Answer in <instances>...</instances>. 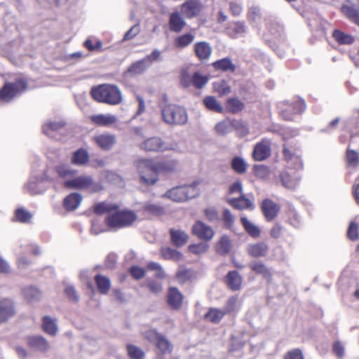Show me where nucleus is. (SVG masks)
Returning a JSON list of instances; mask_svg holds the SVG:
<instances>
[{
	"mask_svg": "<svg viewBox=\"0 0 359 359\" xmlns=\"http://www.w3.org/2000/svg\"><path fill=\"white\" fill-rule=\"evenodd\" d=\"M269 251V246L264 242H258L248 245V254L252 257H265Z\"/></svg>",
	"mask_w": 359,
	"mask_h": 359,
	"instance_id": "obj_24",
	"label": "nucleus"
},
{
	"mask_svg": "<svg viewBox=\"0 0 359 359\" xmlns=\"http://www.w3.org/2000/svg\"><path fill=\"white\" fill-rule=\"evenodd\" d=\"M194 40V35L191 33H185L177 36L174 39V46L182 49L189 46Z\"/></svg>",
	"mask_w": 359,
	"mask_h": 359,
	"instance_id": "obj_41",
	"label": "nucleus"
},
{
	"mask_svg": "<svg viewBox=\"0 0 359 359\" xmlns=\"http://www.w3.org/2000/svg\"><path fill=\"white\" fill-rule=\"evenodd\" d=\"M332 37L340 45H351L355 41L354 36L339 29L333 31Z\"/></svg>",
	"mask_w": 359,
	"mask_h": 359,
	"instance_id": "obj_40",
	"label": "nucleus"
},
{
	"mask_svg": "<svg viewBox=\"0 0 359 359\" xmlns=\"http://www.w3.org/2000/svg\"><path fill=\"white\" fill-rule=\"evenodd\" d=\"M89 119L92 123L98 126H108L116 122V116L110 114L92 115Z\"/></svg>",
	"mask_w": 359,
	"mask_h": 359,
	"instance_id": "obj_30",
	"label": "nucleus"
},
{
	"mask_svg": "<svg viewBox=\"0 0 359 359\" xmlns=\"http://www.w3.org/2000/svg\"><path fill=\"white\" fill-rule=\"evenodd\" d=\"M168 25L170 31L179 33L185 27L187 23L182 14L176 11L170 13Z\"/></svg>",
	"mask_w": 359,
	"mask_h": 359,
	"instance_id": "obj_20",
	"label": "nucleus"
},
{
	"mask_svg": "<svg viewBox=\"0 0 359 359\" xmlns=\"http://www.w3.org/2000/svg\"><path fill=\"white\" fill-rule=\"evenodd\" d=\"M271 155V142L266 138H263L255 144L252 151V158L255 161H263Z\"/></svg>",
	"mask_w": 359,
	"mask_h": 359,
	"instance_id": "obj_10",
	"label": "nucleus"
},
{
	"mask_svg": "<svg viewBox=\"0 0 359 359\" xmlns=\"http://www.w3.org/2000/svg\"><path fill=\"white\" fill-rule=\"evenodd\" d=\"M144 285L148 288L151 293L158 294L163 291L162 283L157 282L153 279H148L146 280Z\"/></svg>",
	"mask_w": 359,
	"mask_h": 359,
	"instance_id": "obj_53",
	"label": "nucleus"
},
{
	"mask_svg": "<svg viewBox=\"0 0 359 359\" xmlns=\"http://www.w3.org/2000/svg\"><path fill=\"white\" fill-rule=\"evenodd\" d=\"M245 107V103L238 97H229L225 102V110L231 114L241 113Z\"/></svg>",
	"mask_w": 359,
	"mask_h": 359,
	"instance_id": "obj_23",
	"label": "nucleus"
},
{
	"mask_svg": "<svg viewBox=\"0 0 359 359\" xmlns=\"http://www.w3.org/2000/svg\"><path fill=\"white\" fill-rule=\"evenodd\" d=\"M290 107L292 111V114H301L304 111L306 104L304 100H297L292 102Z\"/></svg>",
	"mask_w": 359,
	"mask_h": 359,
	"instance_id": "obj_63",
	"label": "nucleus"
},
{
	"mask_svg": "<svg viewBox=\"0 0 359 359\" xmlns=\"http://www.w3.org/2000/svg\"><path fill=\"white\" fill-rule=\"evenodd\" d=\"M228 35L231 38H236L238 35L245 32V26L243 22H234L226 28Z\"/></svg>",
	"mask_w": 359,
	"mask_h": 359,
	"instance_id": "obj_42",
	"label": "nucleus"
},
{
	"mask_svg": "<svg viewBox=\"0 0 359 359\" xmlns=\"http://www.w3.org/2000/svg\"><path fill=\"white\" fill-rule=\"evenodd\" d=\"M203 5L200 0H187L181 6L182 13L189 19L200 15Z\"/></svg>",
	"mask_w": 359,
	"mask_h": 359,
	"instance_id": "obj_13",
	"label": "nucleus"
},
{
	"mask_svg": "<svg viewBox=\"0 0 359 359\" xmlns=\"http://www.w3.org/2000/svg\"><path fill=\"white\" fill-rule=\"evenodd\" d=\"M90 95L97 102L109 105L119 104L123 100L120 89L116 85L108 83L93 87Z\"/></svg>",
	"mask_w": 359,
	"mask_h": 359,
	"instance_id": "obj_3",
	"label": "nucleus"
},
{
	"mask_svg": "<svg viewBox=\"0 0 359 359\" xmlns=\"http://www.w3.org/2000/svg\"><path fill=\"white\" fill-rule=\"evenodd\" d=\"M184 300V296L182 292L175 287L168 288L167 294V302L170 308L174 310L181 309Z\"/></svg>",
	"mask_w": 359,
	"mask_h": 359,
	"instance_id": "obj_15",
	"label": "nucleus"
},
{
	"mask_svg": "<svg viewBox=\"0 0 359 359\" xmlns=\"http://www.w3.org/2000/svg\"><path fill=\"white\" fill-rule=\"evenodd\" d=\"M231 165L233 170L238 174L243 175L247 171L248 164L240 156L233 157Z\"/></svg>",
	"mask_w": 359,
	"mask_h": 359,
	"instance_id": "obj_45",
	"label": "nucleus"
},
{
	"mask_svg": "<svg viewBox=\"0 0 359 359\" xmlns=\"http://www.w3.org/2000/svg\"><path fill=\"white\" fill-rule=\"evenodd\" d=\"M146 62L144 59L133 63L128 69V71L133 74H141L146 69Z\"/></svg>",
	"mask_w": 359,
	"mask_h": 359,
	"instance_id": "obj_58",
	"label": "nucleus"
},
{
	"mask_svg": "<svg viewBox=\"0 0 359 359\" xmlns=\"http://www.w3.org/2000/svg\"><path fill=\"white\" fill-rule=\"evenodd\" d=\"M161 115L164 122L171 126L184 125L188 121L186 109L175 104H168L163 107Z\"/></svg>",
	"mask_w": 359,
	"mask_h": 359,
	"instance_id": "obj_4",
	"label": "nucleus"
},
{
	"mask_svg": "<svg viewBox=\"0 0 359 359\" xmlns=\"http://www.w3.org/2000/svg\"><path fill=\"white\" fill-rule=\"evenodd\" d=\"M194 278V271L191 269H187L183 265L179 266L175 273V279L182 285L192 280Z\"/></svg>",
	"mask_w": 359,
	"mask_h": 359,
	"instance_id": "obj_28",
	"label": "nucleus"
},
{
	"mask_svg": "<svg viewBox=\"0 0 359 359\" xmlns=\"http://www.w3.org/2000/svg\"><path fill=\"white\" fill-rule=\"evenodd\" d=\"M126 351L130 359H144L145 357L144 351L141 348L133 344H128L126 346Z\"/></svg>",
	"mask_w": 359,
	"mask_h": 359,
	"instance_id": "obj_46",
	"label": "nucleus"
},
{
	"mask_svg": "<svg viewBox=\"0 0 359 359\" xmlns=\"http://www.w3.org/2000/svg\"><path fill=\"white\" fill-rule=\"evenodd\" d=\"M140 149L146 152H162L174 149V147L163 141L160 137H149L139 145Z\"/></svg>",
	"mask_w": 359,
	"mask_h": 359,
	"instance_id": "obj_9",
	"label": "nucleus"
},
{
	"mask_svg": "<svg viewBox=\"0 0 359 359\" xmlns=\"http://www.w3.org/2000/svg\"><path fill=\"white\" fill-rule=\"evenodd\" d=\"M341 11L350 21L359 26V10L358 8L350 5H343Z\"/></svg>",
	"mask_w": 359,
	"mask_h": 359,
	"instance_id": "obj_35",
	"label": "nucleus"
},
{
	"mask_svg": "<svg viewBox=\"0 0 359 359\" xmlns=\"http://www.w3.org/2000/svg\"><path fill=\"white\" fill-rule=\"evenodd\" d=\"M203 104L208 109L214 112L222 114L224 111V107L213 96H206L203 99Z\"/></svg>",
	"mask_w": 359,
	"mask_h": 359,
	"instance_id": "obj_43",
	"label": "nucleus"
},
{
	"mask_svg": "<svg viewBox=\"0 0 359 359\" xmlns=\"http://www.w3.org/2000/svg\"><path fill=\"white\" fill-rule=\"evenodd\" d=\"M41 327L45 333L50 336H55L57 334V325L56 320L49 316L43 317Z\"/></svg>",
	"mask_w": 359,
	"mask_h": 359,
	"instance_id": "obj_33",
	"label": "nucleus"
},
{
	"mask_svg": "<svg viewBox=\"0 0 359 359\" xmlns=\"http://www.w3.org/2000/svg\"><path fill=\"white\" fill-rule=\"evenodd\" d=\"M191 77V85L196 88H202L208 81L209 77L208 76H203L200 72H194Z\"/></svg>",
	"mask_w": 359,
	"mask_h": 359,
	"instance_id": "obj_47",
	"label": "nucleus"
},
{
	"mask_svg": "<svg viewBox=\"0 0 359 359\" xmlns=\"http://www.w3.org/2000/svg\"><path fill=\"white\" fill-rule=\"evenodd\" d=\"M194 50L198 60L207 61L210 59L212 48L210 44L206 41H198L194 43Z\"/></svg>",
	"mask_w": 359,
	"mask_h": 359,
	"instance_id": "obj_17",
	"label": "nucleus"
},
{
	"mask_svg": "<svg viewBox=\"0 0 359 359\" xmlns=\"http://www.w3.org/2000/svg\"><path fill=\"white\" fill-rule=\"evenodd\" d=\"M144 210L153 215H161L164 212L163 208L155 204H147L144 207Z\"/></svg>",
	"mask_w": 359,
	"mask_h": 359,
	"instance_id": "obj_60",
	"label": "nucleus"
},
{
	"mask_svg": "<svg viewBox=\"0 0 359 359\" xmlns=\"http://www.w3.org/2000/svg\"><path fill=\"white\" fill-rule=\"evenodd\" d=\"M211 65L215 71H220L223 72H230L233 73L236 69V65L229 57L217 60L212 62Z\"/></svg>",
	"mask_w": 359,
	"mask_h": 359,
	"instance_id": "obj_26",
	"label": "nucleus"
},
{
	"mask_svg": "<svg viewBox=\"0 0 359 359\" xmlns=\"http://www.w3.org/2000/svg\"><path fill=\"white\" fill-rule=\"evenodd\" d=\"M161 256L163 259L178 262L182 259V254L170 247H163L160 250Z\"/></svg>",
	"mask_w": 359,
	"mask_h": 359,
	"instance_id": "obj_36",
	"label": "nucleus"
},
{
	"mask_svg": "<svg viewBox=\"0 0 359 359\" xmlns=\"http://www.w3.org/2000/svg\"><path fill=\"white\" fill-rule=\"evenodd\" d=\"M142 336L155 348L156 356L154 359H165L166 355H171L174 346L164 334L158 332L156 329H149L142 333Z\"/></svg>",
	"mask_w": 359,
	"mask_h": 359,
	"instance_id": "obj_2",
	"label": "nucleus"
},
{
	"mask_svg": "<svg viewBox=\"0 0 359 359\" xmlns=\"http://www.w3.org/2000/svg\"><path fill=\"white\" fill-rule=\"evenodd\" d=\"M27 88V81L24 78H18L12 82H6L0 88V100L4 102H10L15 97L24 93Z\"/></svg>",
	"mask_w": 359,
	"mask_h": 359,
	"instance_id": "obj_6",
	"label": "nucleus"
},
{
	"mask_svg": "<svg viewBox=\"0 0 359 359\" xmlns=\"http://www.w3.org/2000/svg\"><path fill=\"white\" fill-rule=\"evenodd\" d=\"M347 237L349 240L355 241L359 238L358 225L354 222L349 224L347 230Z\"/></svg>",
	"mask_w": 359,
	"mask_h": 359,
	"instance_id": "obj_55",
	"label": "nucleus"
},
{
	"mask_svg": "<svg viewBox=\"0 0 359 359\" xmlns=\"http://www.w3.org/2000/svg\"><path fill=\"white\" fill-rule=\"evenodd\" d=\"M15 217H16L17 221L25 223L30 221L32 219V214L24 208H20L15 210Z\"/></svg>",
	"mask_w": 359,
	"mask_h": 359,
	"instance_id": "obj_54",
	"label": "nucleus"
},
{
	"mask_svg": "<svg viewBox=\"0 0 359 359\" xmlns=\"http://www.w3.org/2000/svg\"><path fill=\"white\" fill-rule=\"evenodd\" d=\"M93 141L101 149L108 151L115 145L116 138L114 135L104 133L94 136Z\"/></svg>",
	"mask_w": 359,
	"mask_h": 359,
	"instance_id": "obj_14",
	"label": "nucleus"
},
{
	"mask_svg": "<svg viewBox=\"0 0 359 359\" xmlns=\"http://www.w3.org/2000/svg\"><path fill=\"white\" fill-rule=\"evenodd\" d=\"M99 292L102 294H107L111 288V281L109 278L101 274H97L94 277Z\"/></svg>",
	"mask_w": 359,
	"mask_h": 359,
	"instance_id": "obj_34",
	"label": "nucleus"
},
{
	"mask_svg": "<svg viewBox=\"0 0 359 359\" xmlns=\"http://www.w3.org/2000/svg\"><path fill=\"white\" fill-rule=\"evenodd\" d=\"M231 250V241L228 236L223 235L215 244V251L220 255H225Z\"/></svg>",
	"mask_w": 359,
	"mask_h": 359,
	"instance_id": "obj_38",
	"label": "nucleus"
},
{
	"mask_svg": "<svg viewBox=\"0 0 359 359\" xmlns=\"http://www.w3.org/2000/svg\"><path fill=\"white\" fill-rule=\"evenodd\" d=\"M209 249V245L205 243L191 244L188 246V250L196 255H201L205 253Z\"/></svg>",
	"mask_w": 359,
	"mask_h": 359,
	"instance_id": "obj_51",
	"label": "nucleus"
},
{
	"mask_svg": "<svg viewBox=\"0 0 359 359\" xmlns=\"http://www.w3.org/2000/svg\"><path fill=\"white\" fill-rule=\"evenodd\" d=\"M225 282L232 291H237L241 287L242 277L237 271H231L226 274Z\"/></svg>",
	"mask_w": 359,
	"mask_h": 359,
	"instance_id": "obj_25",
	"label": "nucleus"
},
{
	"mask_svg": "<svg viewBox=\"0 0 359 359\" xmlns=\"http://www.w3.org/2000/svg\"><path fill=\"white\" fill-rule=\"evenodd\" d=\"M347 163L349 166L356 168L359 164V154L353 150L348 149L346 154Z\"/></svg>",
	"mask_w": 359,
	"mask_h": 359,
	"instance_id": "obj_52",
	"label": "nucleus"
},
{
	"mask_svg": "<svg viewBox=\"0 0 359 359\" xmlns=\"http://www.w3.org/2000/svg\"><path fill=\"white\" fill-rule=\"evenodd\" d=\"M252 170L255 176L259 179H266L270 175L269 167L264 165H255Z\"/></svg>",
	"mask_w": 359,
	"mask_h": 359,
	"instance_id": "obj_49",
	"label": "nucleus"
},
{
	"mask_svg": "<svg viewBox=\"0 0 359 359\" xmlns=\"http://www.w3.org/2000/svg\"><path fill=\"white\" fill-rule=\"evenodd\" d=\"M226 312L217 308H210L204 315V319L207 322L218 324L223 319Z\"/></svg>",
	"mask_w": 359,
	"mask_h": 359,
	"instance_id": "obj_32",
	"label": "nucleus"
},
{
	"mask_svg": "<svg viewBox=\"0 0 359 359\" xmlns=\"http://www.w3.org/2000/svg\"><path fill=\"white\" fill-rule=\"evenodd\" d=\"M170 242L175 247L184 246L189 240V235L183 230L171 228L170 229Z\"/></svg>",
	"mask_w": 359,
	"mask_h": 359,
	"instance_id": "obj_21",
	"label": "nucleus"
},
{
	"mask_svg": "<svg viewBox=\"0 0 359 359\" xmlns=\"http://www.w3.org/2000/svg\"><path fill=\"white\" fill-rule=\"evenodd\" d=\"M66 188L78 190H89L90 192H98L103 189L100 182H94L93 177L89 175H81L73 179L66 180L64 182Z\"/></svg>",
	"mask_w": 359,
	"mask_h": 359,
	"instance_id": "obj_7",
	"label": "nucleus"
},
{
	"mask_svg": "<svg viewBox=\"0 0 359 359\" xmlns=\"http://www.w3.org/2000/svg\"><path fill=\"white\" fill-rule=\"evenodd\" d=\"M147 268L149 271H155V277L158 279H164L166 277V273L163 267L159 263L155 262H150L147 264Z\"/></svg>",
	"mask_w": 359,
	"mask_h": 359,
	"instance_id": "obj_50",
	"label": "nucleus"
},
{
	"mask_svg": "<svg viewBox=\"0 0 359 359\" xmlns=\"http://www.w3.org/2000/svg\"><path fill=\"white\" fill-rule=\"evenodd\" d=\"M90 160V155L86 149L80 148L75 151L71 158V163L76 165H85Z\"/></svg>",
	"mask_w": 359,
	"mask_h": 359,
	"instance_id": "obj_29",
	"label": "nucleus"
},
{
	"mask_svg": "<svg viewBox=\"0 0 359 359\" xmlns=\"http://www.w3.org/2000/svg\"><path fill=\"white\" fill-rule=\"evenodd\" d=\"M283 359H304L302 351L300 348H294L287 351Z\"/></svg>",
	"mask_w": 359,
	"mask_h": 359,
	"instance_id": "obj_61",
	"label": "nucleus"
},
{
	"mask_svg": "<svg viewBox=\"0 0 359 359\" xmlns=\"http://www.w3.org/2000/svg\"><path fill=\"white\" fill-rule=\"evenodd\" d=\"M198 194L197 184L182 185L168 190L165 196L175 202H182L196 197Z\"/></svg>",
	"mask_w": 359,
	"mask_h": 359,
	"instance_id": "obj_8",
	"label": "nucleus"
},
{
	"mask_svg": "<svg viewBox=\"0 0 359 359\" xmlns=\"http://www.w3.org/2000/svg\"><path fill=\"white\" fill-rule=\"evenodd\" d=\"M237 302L238 297L236 296L230 297L226 301L225 309L223 311L226 312V314H229L236 311Z\"/></svg>",
	"mask_w": 359,
	"mask_h": 359,
	"instance_id": "obj_57",
	"label": "nucleus"
},
{
	"mask_svg": "<svg viewBox=\"0 0 359 359\" xmlns=\"http://www.w3.org/2000/svg\"><path fill=\"white\" fill-rule=\"evenodd\" d=\"M213 90L219 97L227 95L231 93V87L228 81L221 79L212 83Z\"/></svg>",
	"mask_w": 359,
	"mask_h": 359,
	"instance_id": "obj_39",
	"label": "nucleus"
},
{
	"mask_svg": "<svg viewBox=\"0 0 359 359\" xmlns=\"http://www.w3.org/2000/svg\"><path fill=\"white\" fill-rule=\"evenodd\" d=\"M250 269L257 275H261L268 282L271 281L272 274L262 262H255L250 264Z\"/></svg>",
	"mask_w": 359,
	"mask_h": 359,
	"instance_id": "obj_31",
	"label": "nucleus"
},
{
	"mask_svg": "<svg viewBox=\"0 0 359 359\" xmlns=\"http://www.w3.org/2000/svg\"><path fill=\"white\" fill-rule=\"evenodd\" d=\"M204 214L206 219L209 222H215L218 220L219 215L217 210L215 208H208L204 210Z\"/></svg>",
	"mask_w": 359,
	"mask_h": 359,
	"instance_id": "obj_64",
	"label": "nucleus"
},
{
	"mask_svg": "<svg viewBox=\"0 0 359 359\" xmlns=\"http://www.w3.org/2000/svg\"><path fill=\"white\" fill-rule=\"evenodd\" d=\"M128 271L131 276L135 280L142 279L145 276L146 274L145 269L138 266H131Z\"/></svg>",
	"mask_w": 359,
	"mask_h": 359,
	"instance_id": "obj_56",
	"label": "nucleus"
},
{
	"mask_svg": "<svg viewBox=\"0 0 359 359\" xmlns=\"http://www.w3.org/2000/svg\"><path fill=\"white\" fill-rule=\"evenodd\" d=\"M136 167L142 184L150 186L158 181V174L151 159H139L136 163Z\"/></svg>",
	"mask_w": 359,
	"mask_h": 359,
	"instance_id": "obj_5",
	"label": "nucleus"
},
{
	"mask_svg": "<svg viewBox=\"0 0 359 359\" xmlns=\"http://www.w3.org/2000/svg\"><path fill=\"white\" fill-rule=\"evenodd\" d=\"M55 170L60 178L73 177L77 172L76 170L70 169L69 167L65 164L56 165Z\"/></svg>",
	"mask_w": 359,
	"mask_h": 359,
	"instance_id": "obj_48",
	"label": "nucleus"
},
{
	"mask_svg": "<svg viewBox=\"0 0 359 359\" xmlns=\"http://www.w3.org/2000/svg\"><path fill=\"white\" fill-rule=\"evenodd\" d=\"M241 223L249 236L255 238H259L260 236V229L252 223L246 217H242L241 218Z\"/></svg>",
	"mask_w": 359,
	"mask_h": 359,
	"instance_id": "obj_37",
	"label": "nucleus"
},
{
	"mask_svg": "<svg viewBox=\"0 0 359 359\" xmlns=\"http://www.w3.org/2000/svg\"><path fill=\"white\" fill-rule=\"evenodd\" d=\"M191 233L194 236L204 241H210L215 235V231L212 227L199 220L194 224Z\"/></svg>",
	"mask_w": 359,
	"mask_h": 359,
	"instance_id": "obj_11",
	"label": "nucleus"
},
{
	"mask_svg": "<svg viewBox=\"0 0 359 359\" xmlns=\"http://www.w3.org/2000/svg\"><path fill=\"white\" fill-rule=\"evenodd\" d=\"M82 199L80 194L72 193L65 198L63 206L67 211H73L79 206Z\"/></svg>",
	"mask_w": 359,
	"mask_h": 359,
	"instance_id": "obj_27",
	"label": "nucleus"
},
{
	"mask_svg": "<svg viewBox=\"0 0 359 359\" xmlns=\"http://www.w3.org/2000/svg\"><path fill=\"white\" fill-rule=\"evenodd\" d=\"M230 126L227 121H222L215 126V130L219 135H225L230 132Z\"/></svg>",
	"mask_w": 359,
	"mask_h": 359,
	"instance_id": "obj_62",
	"label": "nucleus"
},
{
	"mask_svg": "<svg viewBox=\"0 0 359 359\" xmlns=\"http://www.w3.org/2000/svg\"><path fill=\"white\" fill-rule=\"evenodd\" d=\"M227 203L234 209L239 210H253L255 208L253 202L244 194H241L238 198H230L227 201Z\"/></svg>",
	"mask_w": 359,
	"mask_h": 359,
	"instance_id": "obj_19",
	"label": "nucleus"
},
{
	"mask_svg": "<svg viewBox=\"0 0 359 359\" xmlns=\"http://www.w3.org/2000/svg\"><path fill=\"white\" fill-rule=\"evenodd\" d=\"M261 211L268 222L273 221L278 215L280 207L269 198L264 199L260 205Z\"/></svg>",
	"mask_w": 359,
	"mask_h": 359,
	"instance_id": "obj_12",
	"label": "nucleus"
},
{
	"mask_svg": "<svg viewBox=\"0 0 359 359\" xmlns=\"http://www.w3.org/2000/svg\"><path fill=\"white\" fill-rule=\"evenodd\" d=\"M16 313L13 302L10 299L0 300V323L7 321Z\"/></svg>",
	"mask_w": 359,
	"mask_h": 359,
	"instance_id": "obj_16",
	"label": "nucleus"
},
{
	"mask_svg": "<svg viewBox=\"0 0 359 359\" xmlns=\"http://www.w3.org/2000/svg\"><path fill=\"white\" fill-rule=\"evenodd\" d=\"M93 211L97 215L107 213L105 224L109 229L114 231L131 226L137 218L133 211L121 210L118 204L106 201L95 204Z\"/></svg>",
	"mask_w": 359,
	"mask_h": 359,
	"instance_id": "obj_1",
	"label": "nucleus"
},
{
	"mask_svg": "<svg viewBox=\"0 0 359 359\" xmlns=\"http://www.w3.org/2000/svg\"><path fill=\"white\" fill-rule=\"evenodd\" d=\"M230 124L240 137H243L249 134L248 126L245 122L233 119Z\"/></svg>",
	"mask_w": 359,
	"mask_h": 359,
	"instance_id": "obj_44",
	"label": "nucleus"
},
{
	"mask_svg": "<svg viewBox=\"0 0 359 359\" xmlns=\"http://www.w3.org/2000/svg\"><path fill=\"white\" fill-rule=\"evenodd\" d=\"M29 348L46 353L50 348L48 341L42 336H29L27 338Z\"/></svg>",
	"mask_w": 359,
	"mask_h": 359,
	"instance_id": "obj_18",
	"label": "nucleus"
},
{
	"mask_svg": "<svg viewBox=\"0 0 359 359\" xmlns=\"http://www.w3.org/2000/svg\"><path fill=\"white\" fill-rule=\"evenodd\" d=\"M158 174H169L177 171L178 163L176 160L168 159L154 163Z\"/></svg>",
	"mask_w": 359,
	"mask_h": 359,
	"instance_id": "obj_22",
	"label": "nucleus"
},
{
	"mask_svg": "<svg viewBox=\"0 0 359 359\" xmlns=\"http://www.w3.org/2000/svg\"><path fill=\"white\" fill-rule=\"evenodd\" d=\"M222 220L224 226L226 228H231L234 223V217L232 215L231 212L227 208H225L223 210Z\"/></svg>",
	"mask_w": 359,
	"mask_h": 359,
	"instance_id": "obj_59",
	"label": "nucleus"
}]
</instances>
